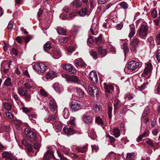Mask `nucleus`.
Returning a JSON list of instances; mask_svg holds the SVG:
<instances>
[{
    "instance_id": "f257e3e1",
    "label": "nucleus",
    "mask_w": 160,
    "mask_h": 160,
    "mask_svg": "<svg viewBox=\"0 0 160 160\" xmlns=\"http://www.w3.org/2000/svg\"><path fill=\"white\" fill-rule=\"evenodd\" d=\"M142 65L141 62L132 60L128 62L125 71H126V69H127L130 72L136 71L141 67Z\"/></svg>"
},
{
    "instance_id": "f03ea898",
    "label": "nucleus",
    "mask_w": 160,
    "mask_h": 160,
    "mask_svg": "<svg viewBox=\"0 0 160 160\" xmlns=\"http://www.w3.org/2000/svg\"><path fill=\"white\" fill-rule=\"evenodd\" d=\"M63 77L66 78L68 82H73L78 84H80L85 88H86L87 87L85 83L83 81L79 79L77 76L74 75L69 76L68 74H65L63 76Z\"/></svg>"
},
{
    "instance_id": "7ed1b4c3",
    "label": "nucleus",
    "mask_w": 160,
    "mask_h": 160,
    "mask_svg": "<svg viewBox=\"0 0 160 160\" xmlns=\"http://www.w3.org/2000/svg\"><path fill=\"white\" fill-rule=\"evenodd\" d=\"M24 133L27 136L28 139L30 141L34 140L41 142V137L32 132L28 128H26L24 130Z\"/></svg>"
},
{
    "instance_id": "20e7f679",
    "label": "nucleus",
    "mask_w": 160,
    "mask_h": 160,
    "mask_svg": "<svg viewBox=\"0 0 160 160\" xmlns=\"http://www.w3.org/2000/svg\"><path fill=\"white\" fill-rule=\"evenodd\" d=\"M148 31V26L146 25L142 24L140 27L138 33L140 38H144L147 36Z\"/></svg>"
},
{
    "instance_id": "39448f33",
    "label": "nucleus",
    "mask_w": 160,
    "mask_h": 160,
    "mask_svg": "<svg viewBox=\"0 0 160 160\" xmlns=\"http://www.w3.org/2000/svg\"><path fill=\"white\" fill-rule=\"evenodd\" d=\"M34 69L39 72L43 73L48 68L47 64L44 62H41L36 63L33 66Z\"/></svg>"
},
{
    "instance_id": "423d86ee",
    "label": "nucleus",
    "mask_w": 160,
    "mask_h": 160,
    "mask_svg": "<svg viewBox=\"0 0 160 160\" xmlns=\"http://www.w3.org/2000/svg\"><path fill=\"white\" fill-rule=\"evenodd\" d=\"M139 43V40L138 38H134L132 39L131 43L130 48L131 50L133 53L136 52L137 48Z\"/></svg>"
},
{
    "instance_id": "0eeeda50",
    "label": "nucleus",
    "mask_w": 160,
    "mask_h": 160,
    "mask_svg": "<svg viewBox=\"0 0 160 160\" xmlns=\"http://www.w3.org/2000/svg\"><path fill=\"white\" fill-rule=\"evenodd\" d=\"M104 88L105 89L107 95H108V98H110L112 94V91H113L114 89V87L113 85L111 84L104 83Z\"/></svg>"
},
{
    "instance_id": "6e6552de",
    "label": "nucleus",
    "mask_w": 160,
    "mask_h": 160,
    "mask_svg": "<svg viewBox=\"0 0 160 160\" xmlns=\"http://www.w3.org/2000/svg\"><path fill=\"white\" fill-rule=\"evenodd\" d=\"M63 69L67 72H70L71 73H76V70L71 64L67 63L64 65L63 66Z\"/></svg>"
},
{
    "instance_id": "1a4fd4ad",
    "label": "nucleus",
    "mask_w": 160,
    "mask_h": 160,
    "mask_svg": "<svg viewBox=\"0 0 160 160\" xmlns=\"http://www.w3.org/2000/svg\"><path fill=\"white\" fill-rule=\"evenodd\" d=\"M70 108L72 112H76L83 107L82 105L75 102H72L70 103Z\"/></svg>"
},
{
    "instance_id": "9d476101",
    "label": "nucleus",
    "mask_w": 160,
    "mask_h": 160,
    "mask_svg": "<svg viewBox=\"0 0 160 160\" xmlns=\"http://www.w3.org/2000/svg\"><path fill=\"white\" fill-rule=\"evenodd\" d=\"M152 69V66L151 62H148L146 65L143 74L145 75L150 76Z\"/></svg>"
},
{
    "instance_id": "9b49d317",
    "label": "nucleus",
    "mask_w": 160,
    "mask_h": 160,
    "mask_svg": "<svg viewBox=\"0 0 160 160\" xmlns=\"http://www.w3.org/2000/svg\"><path fill=\"white\" fill-rule=\"evenodd\" d=\"M88 90L91 95L97 96L98 94V89L94 85L91 84L88 86Z\"/></svg>"
},
{
    "instance_id": "f8f14e48",
    "label": "nucleus",
    "mask_w": 160,
    "mask_h": 160,
    "mask_svg": "<svg viewBox=\"0 0 160 160\" xmlns=\"http://www.w3.org/2000/svg\"><path fill=\"white\" fill-rule=\"evenodd\" d=\"M2 156L3 158L9 159L10 160H18L17 158L12 154L8 152L5 151L2 153Z\"/></svg>"
},
{
    "instance_id": "ddd939ff",
    "label": "nucleus",
    "mask_w": 160,
    "mask_h": 160,
    "mask_svg": "<svg viewBox=\"0 0 160 160\" xmlns=\"http://www.w3.org/2000/svg\"><path fill=\"white\" fill-rule=\"evenodd\" d=\"M90 80L94 83H97L98 81L97 73L95 71H91L89 74Z\"/></svg>"
},
{
    "instance_id": "4468645a",
    "label": "nucleus",
    "mask_w": 160,
    "mask_h": 160,
    "mask_svg": "<svg viewBox=\"0 0 160 160\" xmlns=\"http://www.w3.org/2000/svg\"><path fill=\"white\" fill-rule=\"evenodd\" d=\"M52 158H55L53 155V152L52 151H47L43 156L44 160H50Z\"/></svg>"
},
{
    "instance_id": "2eb2a0df",
    "label": "nucleus",
    "mask_w": 160,
    "mask_h": 160,
    "mask_svg": "<svg viewBox=\"0 0 160 160\" xmlns=\"http://www.w3.org/2000/svg\"><path fill=\"white\" fill-rule=\"evenodd\" d=\"M63 131L65 134L67 135H72L74 132L73 128L69 127H64L63 129Z\"/></svg>"
},
{
    "instance_id": "dca6fc26",
    "label": "nucleus",
    "mask_w": 160,
    "mask_h": 160,
    "mask_svg": "<svg viewBox=\"0 0 160 160\" xmlns=\"http://www.w3.org/2000/svg\"><path fill=\"white\" fill-rule=\"evenodd\" d=\"M93 109L95 112L100 113L102 111V106L98 103H95L93 104Z\"/></svg>"
},
{
    "instance_id": "f3484780",
    "label": "nucleus",
    "mask_w": 160,
    "mask_h": 160,
    "mask_svg": "<svg viewBox=\"0 0 160 160\" xmlns=\"http://www.w3.org/2000/svg\"><path fill=\"white\" fill-rule=\"evenodd\" d=\"M57 119V116L56 114L50 115L48 117L44 119V120L46 122H51L52 121H56Z\"/></svg>"
},
{
    "instance_id": "a211bd4d",
    "label": "nucleus",
    "mask_w": 160,
    "mask_h": 160,
    "mask_svg": "<svg viewBox=\"0 0 160 160\" xmlns=\"http://www.w3.org/2000/svg\"><path fill=\"white\" fill-rule=\"evenodd\" d=\"M73 63L77 67L82 66L84 64L83 61L80 58L75 60L73 61Z\"/></svg>"
},
{
    "instance_id": "6ab92c4d",
    "label": "nucleus",
    "mask_w": 160,
    "mask_h": 160,
    "mask_svg": "<svg viewBox=\"0 0 160 160\" xmlns=\"http://www.w3.org/2000/svg\"><path fill=\"white\" fill-rule=\"evenodd\" d=\"M43 47L44 51L48 52L52 48V46L51 42L48 41L44 45Z\"/></svg>"
},
{
    "instance_id": "aec40b11",
    "label": "nucleus",
    "mask_w": 160,
    "mask_h": 160,
    "mask_svg": "<svg viewBox=\"0 0 160 160\" xmlns=\"http://www.w3.org/2000/svg\"><path fill=\"white\" fill-rule=\"evenodd\" d=\"M33 85V82L31 79L28 80L24 84V86L25 88L29 89L32 88Z\"/></svg>"
},
{
    "instance_id": "412c9836",
    "label": "nucleus",
    "mask_w": 160,
    "mask_h": 160,
    "mask_svg": "<svg viewBox=\"0 0 160 160\" xmlns=\"http://www.w3.org/2000/svg\"><path fill=\"white\" fill-rule=\"evenodd\" d=\"M53 88L58 93L61 92L63 91L61 85L58 83H55L53 85Z\"/></svg>"
},
{
    "instance_id": "4be33fe9",
    "label": "nucleus",
    "mask_w": 160,
    "mask_h": 160,
    "mask_svg": "<svg viewBox=\"0 0 160 160\" xmlns=\"http://www.w3.org/2000/svg\"><path fill=\"white\" fill-rule=\"evenodd\" d=\"M82 119L83 120L88 124H90L92 122V118L90 116L84 115L83 116Z\"/></svg>"
},
{
    "instance_id": "5701e85b",
    "label": "nucleus",
    "mask_w": 160,
    "mask_h": 160,
    "mask_svg": "<svg viewBox=\"0 0 160 160\" xmlns=\"http://www.w3.org/2000/svg\"><path fill=\"white\" fill-rule=\"evenodd\" d=\"M56 76V73L53 71H50L48 72L46 76L47 79H52Z\"/></svg>"
},
{
    "instance_id": "b1692460",
    "label": "nucleus",
    "mask_w": 160,
    "mask_h": 160,
    "mask_svg": "<svg viewBox=\"0 0 160 160\" xmlns=\"http://www.w3.org/2000/svg\"><path fill=\"white\" fill-rule=\"evenodd\" d=\"M109 17L114 22L116 21L115 18H117V15L116 11L115 10L111 12L109 15Z\"/></svg>"
},
{
    "instance_id": "393cba45",
    "label": "nucleus",
    "mask_w": 160,
    "mask_h": 160,
    "mask_svg": "<svg viewBox=\"0 0 160 160\" xmlns=\"http://www.w3.org/2000/svg\"><path fill=\"white\" fill-rule=\"evenodd\" d=\"M112 132L113 133L112 134L116 138H118L121 135L120 131L117 128H114L112 130Z\"/></svg>"
},
{
    "instance_id": "a878e982",
    "label": "nucleus",
    "mask_w": 160,
    "mask_h": 160,
    "mask_svg": "<svg viewBox=\"0 0 160 160\" xmlns=\"http://www.w3.org/2000/svg\"><path fill=\"white\" fill-rule=\"evenodd\" d=\"M98 52L99 54L101 55L102 57L105 56L107 54L106 50L101 47L98 48Z\"/></svg>"
},
{
    "instance_id": "bb28decb",
    "label": "nucleus",
    "mask_w": 160,
    "mask_h": 160,
    "mask_svg": "<svg viewBox=\"0 0 160 160\" xmlns=\"http://www.w3.org/2000/svg\"><path fill=\"white\" fill-rule=\"evenodd\" d=\"M61 51L59 49H58L56 52L54 53V56L53 57L55 59L59 58L61 56Z\"/></svg>"
},
{
    "instance_id": "cd10ccee",
    "label": "nucleus",
    "mask_w": 160,
    "mask_h": 160,
    "mask_svg": "<svg viewBox=\"0 0 160 160\" xmlns=\"http://www.w3.org/2000/svg\"><path fill=\"white\" fill-rule=\"evenodd\" d=\"M18 94L21 96H25L27 93V91L24 89L22 87H20L18 90Z\"/></svg>"
},
{
    "instance_id": "c85d7f7f",
    "label": "nucleus",
    "mask_w": 160,
    "mask_h": 160,
    "mask_svg": "<svg viewBox=\"0 0 160 160\" xmlns=\"http://www.w3.org/2000/svg\"><path fill=\"white\" fill-rule=\"evenodd\" d=\"M115 155V154L113 152L110 153L108 156V160H118Z\"/></svg>"
},
{
    "instance_id": "c756f323",
    "label": "nucleus",
    "mask_w": 160,
    "mask_h": 160,
    "mask_svg": "<svg viewBox=\"0 0 160 160\" xmlns=\"http://www.w3.org/2000/svg\"><path fill=\"white\" fill-rule=\"evenodd\" d=\"M88 10L86 8H82L78 12V14L81 16H84L87 14Z\"/></svg>"
},
{
    "instance_id": "7c9ffc66",
    "label": "nucleus",
    "mask_w": 160,
    "mask_h": 160,
    "mask_svg": "<svg viewBox=\"0 0 160 160\" xmlns=\"http://www.w3.org/2000/svg\"><path fill=\"white\" fill-rule=\"evenodd\" d=\"M76 90L78 96L80 98H83L84 97V92L80 88H76Z\"/></svg>"
},
{
    "instance_id": "2f4dec72",
    "label": "nucleus",
    "mask_w": 160,
    "mask_h": 160,
    "mask_svg": "<svg viewBox=\"0 0 160 160\" xmlns=\"http://www.w3.org/2000/svg\"><path fill=\"white\" fill-rule=\"evenodd\" d=\"M29 119L33 123L36 122L35 119L37 118V116L36 114H29L28 115Z\"/></svg>"
},
{
    "instance_id": "473e14b6",
    "label": "nucleus",
    "mask_w": 160,
    "mask_h": 160,
    "mask_svg": "<svg viewBox=\"0 0 160 160\" xmlns=\"http://www.w3.org/2000/svg\"><path fill=\"white\" fill-rule=\"evenodd\" d=\"M72 4L73 7L78 8L81 6L82 3L79 0H74L72 2Z\"/></svg>"
},
{
    "instance_id": "72a5a7b5",
    "label": "nucleus",
    "mask_w": 160,
    "mask_h": 160,
    "mask_svg": "<svg viewBox=\"0 0 160 160\" xmlns=\"http://www.w3.org/2000/svg\"><path fill=\"white\" fill-rule=\"evenodd\" d=\"M130 32L128 35V37L130 38H132L135 33V28L134 27H131L130 25Z\"/></svg>"
},
{
    "instance_id": "f704fd0d",
    "label": "nucleus",
    "mask_w": 160,
    "mask_h": 160,
    "mask_svg": "<svg viewBox=\"0 0 160 160\" xmlns=\"http://www.w3.org/2000/svg\"><path fill=\"white\" fill-rule=\"evenodd\" d=\"M127 160H134L135 155L133 153H128L126 157Z\"/></svg>"
},
{
    "instance_id": "c9c22d12",
    "label": "nucleus",
    "mask_w": 160,
    "mask_h": 160,
    "mask_svg": "<svg viewBox=\"0 0 160 160\" xmlns=\"http://www.w3.org/2000/svg\"><path fill=\"white\" fill-rule=\"evenodd\" d=\"M63 116L65 118H68L69 116V113L68 109L65 108L63 111Z\"/></svg>"
},
{
    "instance_id": "e433bc0d",
    "label": "nucleus",
    "mask_w": 160,
    "mask_h": 160,
    "mask_svg": "<svg viewBox=\"0 0 160 160\" xmlns=\"http://www.w3.org/2000/svg\"><path fill=\"white\" fill-rule=\"evenodd\" d=\"M22 143L23 145L27 147V148L29 150L31 151L32 150V147L31 145L28 144V143L27 142V141L25 140H22Z\"/></svg>"
},
{
    "instance_id": "4c0bfd02",
    "label": "nucleus",
    "mask_w": 160,
    "mask_h": 160,
    "mask_svg": "<svg viewBox=\"0 0 160 160\" xmlns=\"http://www.w3.org/2000/svg\"><path fill=\"white\" fill-rule=\"evenodd\" d=\"M87 150V147L86 146H84L82 147H77L76 148V150L78 152H85Z\"/></svg>"
},
{
    "instance_id": "58836bf2",
    "label": "nucleus",
    "mask_w": 160,
    "mask_h": 160,
    "mask_svg": "<svg viewBox=\"0 0 160 160\" xmlns=\"http://www.w3.org/2000/svg\"><path fill=\"white\" fill-rule=\"evenodd\" d=\"M57 31L59 34L64 35L66 32V30L63 28L61 27H58L57 29Z\"/></svg>"
},
{
    "instance_id": "ea45409f",
    "label": "nucleus",
    "mask_w": 160,
    "mask_h": 160,
    "mask_svg": "<svg viewBox=\"0 0 160 160\" xmlns=\"http://www.w3.org/2000/svg\"><path fill=\"white\" fill-rule=\"evenodd\" d=\"M11 62H12L11 61H9L5 62L6 65L3 67L4 69V72L5 73H6L8 72V68L10 67V63Z\"/></svg>"
},
{
    "instance_id": "a19ab883",
    "label": "nucleus",
    "mask_w": 160,
    "mask_h": 160,
    "mask_svg": "<svg viewBox=\"0 0 160 160\" xmlns=\"http://www.w3.org/2000/svg\"><path fill=\"white\" fill-rule=\"evenodd\" d=\"M119 5L121 8H123L125 10L127 9L128 7V4L124 2H121Z\"/></svg>"
},
{
    "instance_id": "79ce46f5",
    "label": "nucleus",
    "mask_w": 160,
    "mask_h": 160,
    "mask_svg": "<svg viewBox=\"0 0 160 160\" xmlns=\"http://www.w3.org/2000/svg\"><path fill=\"white\" fill-rule=\"evenodd\" d=\"M3 107L6 110L10 111L11 109V105L8 102H6L3 103Z\"/></svg>"
},
{
    "instance_id": "37998d69",
    "label": "nucleus",
    "mask_w": 160,
    "mask_h": 160,
    "mask_svg": "<svg viewBox=\"0 0 160 160\" xmlns=\"http://www.w3.org/2000/svg\"><path fill=\"white\" fill-rule=\"evenodd\" d=\"M102 35L100 34L98 37L96 39V42L97 44H100L102 42Z\"/></svg>"
},
{
    "instance_id": "c03bdc74",
    "label": "nucleus",
    "mask_w": 160,
    "mask_h": 160,
    "mask_svg": "<svg viewBox=\"0 0 160 160\" xmlns=\"http://www.w3.org/2000/svg\"><path fill=\"white\" fill-rule=\"evenodd\" d=\"M106 138L108 141L111 143L114 142L115 140V138L113 137L110 136L109 134L107 135Z\"/></svg>"
},
{
    "instance_id": "a18cd8bd",
    "label": "nucleus",
    "mask_w": 160,
    "mask_h": 160,
    "mask_svg": "<svg viewBox=\"0 0 160 160\" xmlns=\"http://www.w3.org/2000/svg\"><path fill=\"white\" fill-rule=\"evenodd\" d=\"M4 84L7 86H10L12 85L11 79L10 78H8L5 81Z\"/></svg>"
},
{
    "instance_id": "49530a36",
    "label": "nucleus",
    "mask_w": 160,
    "mask_h": 160,
    "mask_svg": "<svg viewBox=\"0 0 160 160\" xmlns=\"http://www.w3.org/2000/svg\"><path fill=\"white\" fill-rule=\"evenodd\" d=\"M95 122L101 126L103 124L102 119L99 117H97L96 118Z\"/></svg>"
},
{
    "instance_id": "de8ad7c7",
    "label": "nucleus",
    "mask_w": 160,
    "mask_h": 160,
    "mask_svg": "<svg viewBox=\"0 0 160 160\" xmlns=\"http://www.w3.org/2000/svg\"><path fill=\"white\" fill-rule=\"evenodd\" d=\"M112 108L111 107L109 106L108 108V117L110 119H111L112 118Z\"/></svg>"
},
{
    "instance_id": "09e8293b",
    "label": "nucleus",
    "mask_w": 160,
    "mask_h": 160,
    "mask_svg": "<svg viewBox=\"0 0 160 160\" xmlns=\"http://www.w3.org/2000/svg\"><path fill=\"white\" fill-rule=\"evenodd\" d=\"M59 41L60 42L64 43L68 41V38L66 37H60L59 39Z\"/></svg>"
},
{
    "instance_id": "8fccbe9b",
    "label": "nucleus",
    "mask_w": 160,
    "mask_h": 160,
    "mask_svg": "<svg viewBox=\"0 0 160 160\" xmlns=\"http://www.w3.org/2000/svg\"><path fill=\"white\" fill-rule=\"evenodd\" d=\"M50 108L52 112H55V113L57 112V104L53 105L50 106Z\"/></svg>"
},
{
    "instance_id": "3c124183",
    "label": "nucleus",
    "mask_w": 160,
    "mask_h": 160,
    "mask_svg": "<svg viewBox=\"0 0 160 160\" xmlns=\"http://www.w3.org/2000/svg\"><path fill=\"white\" fill-rule=\"evenodd\" d=\"M146 142L151 147H153L154 146L153 142L151 139H148V140Z\"/></svg>"
},
{
    "instance_id": "603ef678",
    "label": "nucleus",
    "mask_w": 160,
    "mask_h": 160,
    "mask_svg": "<svg viewBox=\"0 0 160 160\" xmlns=\"http://www.w3.org/2000/svg\"><path fill=\"white\" fill-rule=\"evenodd\" d=\"M80 30V26L74 25L73 27V32L77 33Z\"/></svg>"
},
{
    "instance_id": "864d4df0",
    "label": "nucleus",
    "mask_w": 160,
    "mask_h": 160,
    "mask_svg": "<svg viewBox=\"0 0 160 160\" xmlns=\"http://www.w3.org/2000/svg\"><path fill=\"white\" fill-rule=\"evenodd\" d=\"M122 48L123 49L125 52V54H126L127 52L128 51V48L126 43H124L122 46Z\"/></svg>"
},
{
    "instance_id": "5fc2aeb1",
    "label": "nucleus",
    "mask_w": 160,
    "mask_h": 160,
    "mask_svg": "<svg viewBox=\"0 0 160 160\" xmlns=\"http://www.w3.org/2000/svg\"><path fill=\"white\" fill-rule=\"evenodd\" d=\"M5 115L6 117L8 118L11 119L13 118V115L10 112H6L5 113Z\"/></svg>"
},
{
    "instance_id": "6e6d98bb",
    "label": "nucleus",
    "mask_w": 160,
    "mask_h": 160,
    "mask_svg": "<svg viewBox=\"0 0 160 160\" xmlns=\"http://www.w3.org/2000/svg\"><path fill=\"white\" fill-rule=\"evenodd\" d=\"M36 143H35L34 144L33 147L35 149H37L40 147V145L39 144V142H38V141H36Z\"/></svg>"
},
{
    "instance_id": "4d7b16f0",
    "label": "nucleus",
    "mask_w": 160,
    "mask_h": 160,
    "mask_svg": "<svg viewBox=\"0 0 160 160\" xmlns=\"http://www.w3.org/2000/svg\"><path fill=\"white\" fill-rule=\"evenodd\" d=\"M156 41L158 44H160V32L156 36Z\"/></svg>"
},
{
    "instance_id": "13d9d810",
    "label": "nucleus",
    "mask_w": 160,
    "mask_h": 160,
    "mask_svg": "<svg viewBox=\"0 0 160 160\" xmlns=\"http://www.w3.org/2000/svg\"><path fill=\"white\" fill-rule=\"evenodd\" d=\"M57 152L58 156L60 158L61 160H67L66 158L64 157L63 155L60 153L58 151H57Z\"/></svg>"
},
{
    "instance_id": "bf43d9fd",
    "label": "nucleus",
    "mask_w": 160,
    "mask_h": 160,
    "mask_svg": "<svg viewBox=\"0 0 160 160\" xmlns=\"http://www.w3.org/2000/svg\"><path fill=\"white\" fill-rule=\"evenodd\" d=\"M40 94L43 96H46L48 95L47 92L44 90L43 89H41L40 91Z\"/></svg>"
},
{
    "instance_id": "052dcab7",
    "label": "nucleus",
    "mask_w": 160,
    "mask_h": 160,
    "mask_svg": "<svg viewBox=\"0 0 160 160\" xmlns=\"http://www.w3.org/2000/svg\"><path fill=\"white\" fill-rule=\"evenodd\" d=\"M92 57L94 59H96L97 58V53L94 51H91L90 53Z\"/></svg>"
},
{
    "instance_id": "680f3d73",
    "label": "nucleus",
    "mask_w": 160,
    "mask_h": 160,
    "mask_svg": "<svg viewBox=\"0 0 160 160\" xmlns=\"http://www.w3.org/2000/svg\"><path fill=\"white\" fill-rule=\"evenodd\" d=\"M125 98H128L129 100H131L133 98V97L132 94H127L125 96Z\"/></svg>"
},
{
    "instance_id": "e2e57ef3",
    "label": "nucleus",
    "mask_w": 160,
    "mask_h": 160,
    "mask_svg": "<svg viewBox=\"0 0 160 160\" xmlns=\"http://www.w3.org/2000/svg\"><path fill=\"white\" fill-rule=\"evenodd\" d=\"M22 38L27 43L31 39L29 36L22 37Z\"/></svg>"
},
{
    "instance_id": "0e129e2a",
    "label": "nucleus",
    "mask_w": 160,
    "mask_h": 160,
    "mask_svg": "<svg viewBox=\"0 0 160 160\" xmlns=\"http://www.w3.org/2000/svg\"><path fill=\"white\" fill-rule=\"evenodd\" d=\"M13 22L12 21H10L7 27L8 29H11L13 26Z\"/></svg>"
},
{
    "instance_id": "69168bd1",
    "label": "nucleus",
    "mask_w": 160,
    "mask_h": 160,
    "mask_svg": "<svg viewBox=\"0 0 160 160\" xmlns=\"http://www.w3.org/2000/svg\"><path fill=\"white\" fill-rule=\"evenodd\" d=\"M156 58L158 61H160V48L158 49L156 55Z\"/></svg>"
},
{
    "instance_id": "338daca9",
    "label": "nucleus",
    "mask_w": 160,
    "mask_h": 160,
    "mask_svg": "<svg viewBox=\"0 0 160 160\" xmlns=\"http://www.w3.org/2000/svg\"><path fill=\"white\" fill-rule=\"evenodd\" d=\"M49 104L50 106L56 104V102L55 100L53 98H51L49 100Z\"/></svg>"
},
{
    "instance_id": "774afa93",
    "label": "nucleus",
    "mask_w": 160,
    "mask_h": 160,
    "mask_svg": "<svg viewBox=\"0 0 160 160\" xmlns=\"http://www.w3.org/2000/svg\"><path fill=\"white\" fill-rule=\"evenodd\" d=\"M25 99L27 102L30 101L31 100V96L30 94H28L27 93L25 95Z\"/></svg>"
}]
</instances>
